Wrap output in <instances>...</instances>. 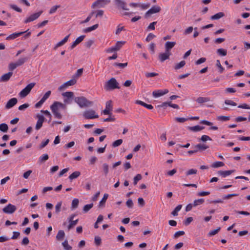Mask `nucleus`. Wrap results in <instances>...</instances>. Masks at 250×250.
<instances>
[{"mask_svg": "<svg viewBox=\"0 0 250 250\" xmlns=\"http://www.w3.org/2000/svg\"><path fill=\"white\" fill-rule=\"evenodd\" d=\"M72 99L65 98L63 100L64 103L60 102H54L50 106V109L56 118L61 119L62 115L59 112V109L66 110L67 109L66 104H70L72 102Z\"/></svg>", "mask_w": 250, "mask_h": 250, "instance_id": "1", "label": "nucleus"}, {"mask_svg": "<svg viewBox=\"0 0 250 250\" xmlns=\"http://www.w3.org/2000/svg\"><path fill=\"white\" fill-rule=\"evenodd\" d=\"M74 100L81 108L88 107L93 104L92 102L89 101L83 96L76 97L74 98Z\"/></svg>", "mask_w": 250, "mask_h": 250, "instance_id": "2", "label": "nucleus"}, {"mask_svg": "<svg viewBox=\"0 0 250 250\" xmlns=\"http://www.w3.org/2000/svg\"><path fill=\"white\" fill-rule=\"evenodd\" d=\"M104 88L105 90L108 91L115 89H119V83L114 78H112L106 82L104 85Z\"/></svg>", "mask_w": 250, "mask_h": 250, "instance_id": "3", "label": "nucleus"}, {"mask_svg": "<svg viewBox=\"0 0 250 250\" xmlns=\"http://www.w3.org/2000/svg\"><path fill=\"white\" fill-rule=\"evenodd\" d=\"M35 85V83H31L28 84L24 88H23L19 93V95L21 98L25 97L30 93L31 89Z\"/></svg>", "mask_w": 250, "mask_h": 250, "instance_id": "4", "label": "nucleus"}, {"mask_svg": "<svg viewBox=\"0 0 250 250\" xmlns=\"http://www.w3.org/2000/svg\"><path fill=\"white\" fill-rule=\"evenodd\" d=\"M83 117L85 119H93L98 118L99 116L96 114V112L94 110L90 109L84 111L83 113Z\"/></svg>", "mask_w": 250, "mask_h": 250, "instance_id": "5", "label": "nucleus"}, {"mask_svg": "<svg viewBox=\"0 0 250 250\" xmlns=\"http://www.w3.org/2000/svg\"><path fill=\"white\" fill-rule=\"evenodd\" d=\"M161 10V8L159 6H153L145 13V17L147 19L150 17L152 14L159 13Z\"/></svg>", "mask_w": 250, "mask_h": 250, "instance_id": "6", "label": "nucleus"}, {"mask_svg": "<svg viewBox=\"0 0 250 250\" xmlns=\"http://www.w3.org/2000/svg\"><path fill=\"white\" fill-rule=\"evenodd\" d=\"M42 13V11H40L38 12L31 15L30 16L25 19L24 22L25 23H27L28 22L34 21L35 20L38 19Z\"/></svg>", "mask_w": 250, "mask_h": 250, "instance_id": "7", "label": "nucleus"}, {"mask_svg": "<svg viewBox=\"0 0 250 250\" xmlns=\"http://www.w3.org/2000/svg\"><path fill=\"white\" fill-rule=\"evenodd\" d=\"M110 2V0H98L92 5V8H101Z\"/></svg>", "mask_w": 250, "mask_h": 250, "instance_id": "8", "label": "nucleus"}, {"mask_svg": "<svg viewBox=\"0 0 250 250\" xmlns=\"http://www.w3.org/2000/svg\"><path fill=\"white\" fill-rule=\"evenodd\" d=\"M17 209V208L15 206L9 204L7 206L5 207L2 209V211L5 213L12 214L14 213Z\"/></svg>", "mask_w": 250, "mask_h": 250, "instance_id": "9", "label": "nucleus"}, {"mask_svg": "<svg viewBox=\"0 0 250 250\" xmlns=\"http://www.w3.org/2000/svg\"><path fill=\"white\" fill-rule=\"evenodd\" d=\"M124 41H118L116 45L108 49V51L109 52H113L115 51H118L122 47V46L125 43Z\"/></svg>", "mask_w": 250, "mask_h": 250, "instance_id": "10", "label": "nucleus"}, {"mask_svg": "<svg viewBox=\"0 0 250 250\" xmlns=\"http://www.w3.org/2000/svg\"><path fill=\"white\" fill-rule=\"evenodd\" d=\"M75 216V214H73L71 215L70 217L68 218V222H69V224L67 227L68 230H70V229L73 228L78 223L79 220L78 219L75 220H73V219Z\"/></svg>", "mask_w": 250, "mask_h": 250, "instance_id": "11", "label": "nucleus"}, {"mask_svg": "<svg viewBox=\"0 0 250 250\" xmlns=\"http://www.w3.org/2000/svg\"><path fill=\"white\" fill-rule=\"evenodd\" d=\"M112 109V101L111 100L108 101L105 104V108L103 110V113L104 115H111V113L110 111Z\"/></svg>", "mask_w": 250, "mask_h": 250, "instance_id": "12", "label": "nucleus"}, {"mask_svg": "<svg viewBox=\"0 0 250 250\" xmlns=\"http://www.w3.org/2000/svg\"><path fill=\"white\" fill-rule=\"evenodd\" d=\"M37 117L38 118V121L35 126V128L36 130H39L42 126V124L44 121L45 118L43 115H37Z\"/></svg>", "mask_w": 250, "mask_h": 250, "instance_id": "13", "label": "nucleus"}, {"mask_svg": "<svg viewBox=\"0 0 250 250\" xmlns=\"http://www.w3.org/2000/svg\"><path fill=\"white\" fill-rule=\"evenodd\" d=\"M168 92V89H165L164 90H158L156 91H154L152 92V95L154 97L157 98L160 96H162Z\"/></svg>", "mask_w": 250, "mask_h": 250, "instance_id": "14", "label": "nucleus"}, {"mask_svg": "<svg viewBox=\"0 0 250 250\" xmlns=\"http://www.w3.org/2000/svg\"><path fill=\"white\" fill-rule=\"evenodd\" d=\"M18 102V100L16 98H13L10 99L7 103L5 108L9 109L13 107Z\"/></svg>", "mask_w": 250, "mask_h": 250, "instance_id": "15", "label": "nucleus"}, {"mask_svg": "<svg viewBox=\"0 0 250 250\" xmlns=\"http://www.w3.org/2000/svg\"><path fill=\"white\" fill-rule=\"evenodd\" d=\"M235 171V170H226V171H223V170H219L218 171V174L219 175L221 176L222 177H226L232 173H234Z\"/></svg>", "mask_w": 250, "mask_h": 250, "instance_id": "16", "label": "nucleus"}, {"mask_svg": "<svg viewBox=\"0 0 250 250\" xmlns=\"http://www.w3.org/2000/svg\"><path fill=\"white\" fill-rule=\"evenodd\" d=\"M115 2L118 7L125 10H128V9L126 8V3L125 1L121 0H116Z\"/></svg>", "mask_w": 250, "mask_h": 250, "instance_id": "17", "label": "nucleus"}, {"mask_svg": "<svg viewBox=\"0 0 250 250\" xmlns=\"http://www.w3.org/2000/svg\"><path fill=\"white\" fill-rule=\"evenodd\" d=\"M28 30H27L25 32H19V33H13V34L10 35L9 36H8V37H7L6 39L7 40H13V39H16V38L19 37L23 33L27 32V31H28Z\"/></svg>", "mask_w": 250, "mask_h": 250, "instance_id": "18", "label": "nucleus"}, {"mask_svg": "<svg viewBox=\"0 0 250 250\" xmlns=\"http://www.w3.org/2000/svg\"><path fill=\"white\" fill-rule=\"evenodd\" d=\"M85 37L84 35H82L78 38H77L76 40L73 42L71 46V48L73 49L75 46H76L78 44H79L81 42H82Z\"/></svg>", "mask_w": 250, "mask_h": 250, "instance_id": "19", "label": "nucleus"}, {"mask_svg": "<svg viewBox=\"0 0 250 250\" xmlns=\"http://www.w3.org/2000/svg\"><path fill=\"white\" fill-rule=\"evenodd\" d=\"M12 74H13L12 72H9L7 73H6V74L3 75L0 77V82H4L8 81L10 79L11 77L12 76Z\"/></svg>", "mask_w": 250, "mask_h": 250, "instance_id": "20", "label": "nucleus"}, {"mask_svg": "<svg viewBox=\"0 0 250 250\" xmlns=\"http://www.w3.org/2000/svg\"><path fill=\"white\" fill-rule=\"evenodd\" d=\"M170 55V52L166 50V52L165 53H161L159 55V59L161 62H164L168 58Z\"/></svg>", "mask_w": 250, "mask_h": 250, "instance_id": "21", "label": "nucleus"}, {"mask_svg": "<svg viewBox=\"0 0 250 250\" xmlns=\"http://www.w3.org/2000/svg\"><path fill=\"white\" fill-rule=\"evenodd\" d=\"M205 128L204 126H200L199 125H197L193 126H188V129L191 131L197 132L201 131Z\"/></svg>", "mask_w": 250, "mask_h": 250, "instance_id": "22", "label": "nucleus"}, {"mask_svg": "<svg viewBox=\"0 0 250 250\" xmlns=\"http://www.w3.org/2000/svg\"><path fill=\"white\" fill-rule=\"evenodd\" d=\"M194 148L199 149V151L205 150L208 148L209 146L205 144H198L194 146Z\"/></svg>", "mask_w": 250, "mask_h": 250, "instance_id": "23", "label": "nucleus"}, {"mask_svg": "<svg viewBox=\"0 0 250 250\" xmlns=\"http://www.w3.org/2000/svg\"><path fill=\"white\" fill-rule=\"evenodd\" d=\"M175 42H167L165 44L166 50L169 51V50L172 48L175 45Z\"/></svg>", "mask_w": 250, "mask_h": 250, "instance_id": "24", "label": "nucleus"}, {"mask_svg": "<svg viewBox=\"0 0 250 250\" xmlns=\"http://www.w3.org/2000/svg\"><path fill=\"white\" fill-rule=\"evenodd\" d=\"M108 194L107 193H105L104 195V196L102 198V199L101 200V201L99 203V208L104 207L105 203L108 198Z\"/></svg>", "mask_w": 250, "mask_h": 250, "instance_id": "25", "label": "nucleus"}, {"mask_svg": "<svg viewBox=\"0 0 250 250\" xmlns=\"http://www.w3.org/2000/svg\"><path fill=\"white\" fill-rule=\"evenodd\" d=\"M136 103L141 105L148 109H152L153 108V106L151 104H147L141 101L138 100L136 101Z\"/></svg>", "mask_w": 250, "mask_h": 250, "instance_id": "26", "label": "nucleus"}, {"mask_svg": "<svg viewBox=\"0 0 250 250\" xmlns=\"http://www.w3.org/2000/svg\"><path fill=\"white\" fill-rule=\"evenodd\" d=\"M225 16V14L223 12H219L210 17V19L212 20H218Z\"/></svg>", "mask_w": 250, "mask_h": 250, "instance_id": "27", "label": "nucleus"}, {"mask_svg": "<svg viewBox=\"0 0 250 250\" xmlns=\"http://www.w3.org/2000/svg\"><path fill=\"white\" fill-rule=\"evenodd\" d=\"M69 36L70 34L66 36L62 40L58 42L56 45L55 48H57L65 44L67 42Z\"/></svg>", "mask_w": 250, "mask_h": 250, "instance_id": "28", "label": "nucleus"}, {"mask_svg": "<svg viewBox=\"0 0 250 250\" xmlns=\"http://www.w3.org/2000/svg\"><path fill=\"white\" fill-rule=\"evenodd\" d=\"M98 24H96L91 27H87L83 30L84 33H88L91 32L93 30L96 29L98 27Z\"/></svg>", "mask_w": 250, "mask_h": 250, "instance_id": "29", "label": "nucleus"}, {"mask_svg": "<svg viewBox=\"0 0 250 250\" xmlns=\"http://www.w3.org/2000/svg\"><path fill=\"white\" fill-rule=\"evenodd\" d=\"M196 101L199 104H202L209 101V99L208 97H200L196 100Z\"/></svg>", "mask_w": 250, "mask_h": 250, "instance_id": "30", "label": "nucleus"}, {"mask_svg": "<svg viewBox=\"0 0 250 250\" xmlns=\"http://www.w3.org/2000/svg\"><path fill=\"white\" fill-rule=\"evenodd\" d=\"M81 175L80 172L78 171H76L73 172L69 176V179L70 180H72L73 179H76L78 178Z\"/></svg>", "mask_w": 250, "mask_h": 250, "instance_id": "31", "label": "nucleus"}, {"mask_svg": "<svg viewBox=\"0 0 250 250\" xmlns=\"http://www.w3.org/2000/svg\"><path fill=\"white\" fill-rule=\"evenodd\" d=\"M62 96L66 98L73 99L74 97V93L71 91H67L62 94Z\"/></svg>", "mask_w": 250, "mask_h": 250, "instance_id": "32", "label": "nucleus"}, {"mask_svg": "<svg viewBox=\"0 0 250 250\" xmlns=\"http://www.w3.org/2000/svg\"><path fill=\"white\" fill-rule=\"evenodd\" d=\"M65 233L64 231L62 230H60L58 231L57 236H56V239L58 240H62L64 236Z\"/></svg>", "mask_w": 250, "mask_h": 250, "instance_id": "33", "label": "nucleus"}, {"mask_svg": "<svg viewBox=\"0 0 250 250\" xmlns=\"http://www.w3.org/2000/svg\"><path fill=\"white\" fill-rule=\"evenodd\" d=\"M8 130V126L5 123L0 124V130L3 132H7Z\"/></svg>", "mask_w": 250, "mask_h": 250, "instance_id": "34", "label": "nucleus"}, {"mask_svg": "<svg viewBox=\"0 0 250 250\" xmlns=\"http://www.w3.org/2000/svg\"><path fill=\"white\" fill-rule=\"evenodd\" d=\"M103 170L105 176H106L109 172V166L106 163H104L102 165Z\"/></svg>", "mask_w": 250, "mask_h": 250, "instance_id": "35", "label": "nucleus"}, {"mask_svg": "<svg viewBox=\"0 0 250 250\" xmlns=\"http://www.w3.org/2000/svg\"><path fill=\"white\" fill-rule=\"evenodd\" d=\"M22 63H10L8 66L10 72H12L18 66L21 65Z\"/></svg>", "mask_w": 250, "mask_h": 250, "instance_id": "36", "label": "nucleus"}, {"mask_svg": "<svg viewBox=\"0 0 250 250\" xmlns=\"http://www.w3.org/2000/svg\"><path fill=\"white\" fill-rule=\"evenodd\" d=\"M79 201L78 199L75 198L72 200L71 204V208L75 209L78 208Z\"/></svg>", "mask_w": 250, "mask_h": 250, "instance_id": "37", "label": "nucleus"}, {"mask_svg": "<svg viewBox=\"0 0 250 250\" xmlns=\"http://www.w3.org/2000/svg\"><path fill=\"white\" fill-rule=\"evenodd\" d=\"M182 206L181 205H178L171 212V214L173 216L178 215V212L182 208Z\"/></svg>", "mask_w": 250, "mask_h": 250, "instance_id": "38", "label": "nucleus"}, {"mask_svg": "<svg viewBox=\"0 0 250 250\" xmlns=\"http://www.w3.org/2000/svg\"><path fill=\"white\" fill-rule=\"evenodd\" d=\"M93 207V204H89L85 205L83 208V212L84 213L87 212L92 207Z\"/></svg>", "mask_w": 250, "mask_h": 250, "instance_id": "39", "label": "nucleus"}, {"mask_svg": "<svg viewBox=\"0 0 250 250\" xmlns=\"http://www.w3.org/2000/svg\"><path fill=\"white\" fill-rule=\"evenodd\" d=\"M221 228L218 227L216 229L210 230L208 233V236H212L216 234L220 230Z\"/></svg>", "mask_w": 250, "mask_h": 250, "instance_id": "40", "label": "nucleus"}, {"mask_svg": "<svg viewBox=\"0 0 250 250\" xmlns=\"http://www.w3.org/2000/svg\"><path fill=\"white\" fill-rule=\"evenodd\" d=\"M205 200L203 198L195 200L193 202V206L196 207L204 203Z\"/></svg>", "mask_w": 250, "mask_h": 250, "instance_id": "41", "label": "nucleus"}, {"mask_svg": "<svg viewBox=\"0 0 250 250\" xmlns=\"http://www.w3.org/2000/svg\"><path fill=\"white\" fill-rule=\"evenodd\" d=\"M49 158V156L47 154H44L39 158V162L43 163L47 161Z\"/></svg>", "mask_w": 250, "mask_h": 250, "instance_id": "42", "label": "nucleus"}, {"mask_svg": "<svg viewBox=\"0 0 250 250\" xmlns=\"http://www.w3.org/2000/svg\"><path fill=\"white\" fill-rule=\"evenodd\" d=\"M217 53L219 55L225 56L227 55V51L224 49L219 48L217 50Z\"/></svg>", "mask_w": 250, "mask_h": 250, "instance_id": "43", "label": "nucleus"}, {"mask_svg": "<svg viewBox=\"0 0 250 250\" xmlns=\"http://www.w3.org/2000/svg\"><path fill=\"white\" fill-rule=\"evenodd\" d=\"M223 166H224V163L222 162L217 161L212 164V167L214 168H217L219 167H223Z\"/></svg>", "mask_w": 250, "mask_h": 250, "instance_id": "44", "label": "nucleus"}, {"mask_svg": "<svg viewBox=\"0 0 250 250\" xmlns=\"http://www.w3.org/2000/svg\"><path fill=\"white\" fill-rule=\"evenodd\" d=\"M142 178V176L141 174H137L133 179V184L135 185L137 184L138 182L141 180Z\"/></svg>", "mask_w": 250, "mask_h": 250, "instance_id": "45", "label": "nucleus"}, {"mask_svg": "<svg viewBox=\"0 0 250 250\" xmlns=\"http://www.w3.org/2000/svg\"><path fill=\"white\" fill-rule=\"evenodd\" d=\"M217 119L218 121H227L230 119V117L226 116H219L217 117Z\"/></svg>", "mask_w": 250, "mask_h": 250, "instance_id": "46", "label": "nucleus"}, {"mask_svg": "<svg viewBox=\"0 0 250 250\" xmlns=\"http://www.w3.org/2000/svg\"><path fill=\"white\" fill-rule=\"evenodd\" d=\"M62 245L65 250H71L72 247L68 245L67 240H65L63 242H62Z\"/></svg>", "mask_w": 250, "mask_h": 250, "instance_id": "47", "label": "nucleus"}, {"mask_svg": "<svg viewBox=\"0 0 250 250\" xmlns=\"http://www.w3.org/2000/svg\"><path fill=\"white\" fill-rule=\"evenodd\" d=\"M123 143V140L122 139H118L115 141H114L112 143V146L114 147H117L119 146H120Z\"/></svg>", "mask_w": 250, "mask_h": 250, "instance_id": "48", "label": "nucleus"}, {"mask_svg": "<svg viewBox=\"0 0 250 250\" xmlns=\"http://www.w3.org/2000/svg\"><path fill=\"white\" fill-rule=\"evenodd\" d=\"M197 172V170L196 169H190L186 172V174L187 176H188L190 175L196 174Z\"/></svg>", "mask_w": 250, "mask_h": 250, "instance_id": "49", "label": "nucleus"}, {"mask_svg": "<svg viewBox=\"0 0 250 250\" xmlns=\"http://www.w3.org/2000/svg\"><path fill=\"white\" fill-rule=\"evenodd\" d=\"M76 83V80L74 79H72L69 81L65 83V85H67L68 86L74 85Z\"/></svg>", "mask_w": 250, "mask_h": 250, "instance_id": "50", "label": "nucleus"}, {"mask_svg": "<svg viewBox=\"0 0 250 250\" xmlns=\"http://www.w3.org/2000/svg\"><path fill=\"white\" fill-rule=\"evenodd\" d=\"M128 63H114V66L115 68H124L125 67Z\"/></svg>", "mask_w": 250, "mask_h": 250, "instance_id": "51", "label": "nucleus"}, {"mask_svg": "<svg viewBox=\"0 0 250 250\" xmlns=\"http://www.w3.org/2000/svg\"><path fill=\"white\" fill-rule=\"evenodd\" d=\"M94 12L93 11L92 12H91L89 15H88V16L86 18V19L83 21H82L81 22V24H83V23H86V22H88L91 19V18H92V16L93 15V14H94Z\"/></svg>", "mask_w": 250, "mask_h": 250, "instance_id": "52", "label": "nucleus"}, {"mask_svg": "<svg viewBox=\"0 0 250 250\" xmlns=\"http://www.w3.org/2000/svg\"><path fill=\"white\" fill-rule=\"evenodd\" d=\"M51 91H47L43 96V97L42 98V100L45 102L50 96L51 94Z\"/></svg>", "mask_w": 250, "mask_h": 250, "instance_id": "53", "label": "nucleus"}, {"mask_svg": "<svg viewBox=\"0 0 250 250\" xmlns=\"http://www.w3.org/2000/svg\"><path fill=\"white\" fill-rule=\"evenodd\" d=\"M238 196V194H236V193L229 194H228V195H226L223 196V200L229 199L231 197H234V196Z\"/></svg>", "mask_w": 250, "mask_h": 250, "instance_id": "54", "label": "nucleus"}, {"mask_svg": "<svg viewBox=\"0 0 250 250\" xmlns=\"http://www.w3.org/2000/svg\"><path fill=\"white\" fill-rule=\"evenodd\" d=\"M62 206V202H58L55 206V212L58 214L61 211Z\"/></svg>", "mask_w": 250, "mask_h": 250, "instance_id": "55", "label": "nucleus"}, {"mask_svg": "<svg viewBox=\"0 0 250 250\" xmlns=\"http://www.w3.org/2000/svg\"><path fill=\"white\" fill-rule=\"evenodd\" d=\"M9 6L11 8L18 12L21 13L22 11L21 9L20 8L18 7L16 5L10 4Z\"/></svg>", "mask_w": 250, "mask_h": 250, "instance_id": "56", "label": "nucleus"}, {"mask_svg": "<svg viewBox=\"0 0 250 250\" xmlns=\"http://www.w3.org/2000/svg\"><path fill=\"white\" fill-rule=\"evenodd\" d=\"M158 75V74L155 72H146L145 74V76L147 78L153 77Z\"/></svg>", "mask_w": 250, "mask_h": 250, "instance_id": "57", "label": "nucleus"}, {"mask_svg": "<svg viewBox=\"0 0 250 250\" xmlns=\"http://www.w3.org/2000/svg\"><path fill=\"white\" fill-rule=\"evenodd\" d=\"M59 7H60V5H59L53 6L50 9L49 13L50 14H52L55 13L57 11V9L59 8Z\"/></svg>", "mask_w": 250, "mask_h": 250, "instance_id": "58", "label": "nucleus"}, {"mask_svg": "<svg viewBox=\"0 0 250 250\" xmlns=\"http://www.w3.org/2000/svg\"><path fill=\"white\" fill-rule=\"evenodd\" d=\"M225 104L227 105H230L232 106H236L237 105L236 103L234 102L229 100H226L225 101Z\"/></svg>", "mask_w": 250, "mask_h": 250, "instance_id": "59", "label": "nucleus"}, {"mask_svg": "<svg viewBox=\"0 0 250 250\" xmlns=\"http://www.w3.org/2000/svg\"><path fill=\"white\" fill-rule=\"evenodd\" d=\"M157 24L156 21H153L149 24V25L147 26V30H153L155 29V25Z\"/></svg>", "mask_w": 250, "mask_h": 250, "instance_id": "60", "label": "nucleus"}, {"mask_svg": "<svg viewBox=\"0 0 250 250\" xmlns=\"http://www.w3.org/2000/svg\"><path fill=\"white\" fill-rule=\"evenodd\" d=\"M185 234V232L184 231H178L175 233L174 234V238H177L180 236H182Z\"/></svg>", "mask_w": 250, "mask_h": 250, "instance_id": "61", "label": "nucleus"}, {"mask_svg": "<svg viewBox=\"0 0 250 250\" xmlns=\"http://www.w3.org/2000/svg\"><path fill=\"white\" fill-rule=\"evenodd\" d=\"M200 140L203 142H206L208 140H212L210 137L206 135H202L201 138H200Z\"/></svg>", "mask_w": 250, "mask_h": 250, "instance_id": "62", "label": "nucleus"}, {"mask_svg": "<svg viewBox=\"0 0 250 250\" xmlns=\"http://www.w3.org/2000/svg\"><path fill=\"white\" fill-rule=\"evenodd\" d=\"M192 221L193 218L189 217L187 218V219L184 221V224L185 226H188Z\"/></svg>", "mask_w": 250, "mask_h": 250, "instance_id": "63", "label": "nucleus"}, {"mask_svg": "<svg viewBox=\"0 0 250 250\" xmlns=\"http://www.w3.org/2000/svg\"><path fill=\"white\" fill-rule=\"evenodd\" d=\"M155 37V36L152 33H149L146 39V41L149 42Z\"/></svg>", "mask_w": 250, "mask_h": 250, "instance_id": "64", "label": "nucleus"}]
</instances>
